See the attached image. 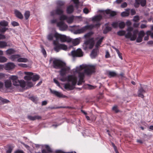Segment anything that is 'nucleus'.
I'll return each instance as SVG.
<instances>
[{
    "label": "nucleus",
    "instance_id": "nucleus-1",
    "mask_svg": "<svg viewBox=\"0 0 153 153\" xmlns=\"http://www.w3.org/2000/svg\"><path fill=\"white\" fill-rule=\"evenodd\" d=\"M80 69L82 70L85 68L84 73L79 72L78 73V77L79 80L77 83V85H81L82 83L85 82L84 79L85 78V74L88 75H91L92 74L95 72L96 67L94 65H88L83 67L82 65L80 66Z\"/></svg>",
    "mask_w": 153,
    "mask_h": 153
},
{
    "label": "nucleus",
    "instance_id": "nucleus-2",
    "mask_svg": "<svg viewBox=\"0 0 153 153\" xmlns=\"http://www.w3.org/2000/svg\"><path fill=\"white\" fill-rule=\"evenodd\" d=\"M133 27H128L126 30L127 33L125 35V37L126 39H130L131 41H134L137 38V34L138 32L137 30H135L133 32L132 34L131 32L133 30Z\"/></svg>",
    "mask_w": 153,
    "mask_h": 153
},
{
    "label": "nucleus",
    "instance_id": "nucleus-3",
    "mask_svg": "<svg viewBox=\"0 0 153 153\" xmlns=\"http://www.w3.org/2000/svg\"><path fill=\"white\" fill-rule=\"evenodd\" d=\"M67 80L69 82H72V85H71L69 83L65 84L64 86L65 88L66 89L72 90L73 89V86H74L76 84L77 82V77L73 75H70L68 76Z\"/></svg>",
    "mask_w": 153,
    "mask_h": 153
},
{
    "label": "nucleus",
    "instance_id": "nucleus-4",
    "mask_svg": "<svg viewBox=\"0 0 153 153\" xmlns=\"http://www.w3.org/2000/svg\"><path fill=\"white\" fill-rule=\"evenodd\" d=\"M100 25V24L99 23H97L94 25L91 24L87 25L83 27L80 29L75 30L74 32V33L75 34H77L83 33L86 31L87 30H91L94 27H99Z\"/></svg>",
    "mask_w": 153,
    "mask_h": 153
},
{
    "label": "nucleus",
    "instance_id": "nucleus-5",
    "mask_svg": "<svg viewBox=\"0 0 153 153\" xmlns=\"http://www.w3.org/2000/svg\"><path fill=\"white\" fill-rule=\"evenodd\" d=\"M55 37L57 42L60 41L61 42H70L71 41V39L67 37L66 35L59 34L57 32L55 33Z\"/></svg>",
    "mask_w": 153,
    "mask_h": 153
},
{
    "label": "nucleus",
    "instance_id": "nucleus-6",
    "mask_svg": "<svg viewBox=\"0 0 153 153\" xmlns=\"http://www.w3.org/2000/svg\"><path fill=\"white\" fill-rule=\"evenodd\" d=\"M53 44L54 46V49L57 52L62 49L66 50L67 49V46L65 44H60L56 40L53 41Z\"/></svg>",
    "mask_w": 153,
    "mask_h": 153
},
{
    "label": "nucleus",
    "instance_id": "nucleus-7",
    "mask_svg": "<svg viewBox=\"0 0 153 153\" xmlns=\"http://www.w3.org/2000/svg\"><path fill=\"white\" fill-rule=\"evenodd\" d=\"M66 64L59 59H55L53 62V66L54 68L58 69L64 67Z\"/></svg>",
    "mask_w": 153,
    "mask_h": 153
},
{
    "label": "nucleus",
    "instance_id": "nucleus-8",
    "mask_svg": "<svg viewBox=\"0 0 153 153\" xmlns=\"http://www.w3.org/2000/svg\"><path fill=\"white\" fill-rule=\"evenodd\" d=\"M57 26L59 27L60 30L62 31L66 30L68 28V25L63 21H60L57 22Z\"/></svg>",
    "mask_w": 153,
    "mask_h": 153
},
{
    "label": "nucleus",
    "instance_id": "nucleus-9",
    "mask_svg": "<svg viewBox=\"0 0 153 153\" xmlns=\"http://www.w3.org/2000/svg\"><path fill=\"white\" fill-rule=\"evenodd\" d=\"M62 8H60L57 7L56 10H53L51 13V16H53L55 15H61L63 14L64 11Z\"/></svg>",
    "mask_w": 153,
    "mask_h": 153
},
{
    "label": "nucleus",
    "instance_id": "nucleus-10",
    "mask_svg": "<svg viewBox=\"0 0 153 153\" xmlns=\"http://www.w3.org/2000/svg\"><path fill=\"white\" fill-rule=\"evenodd\" d=\"M94 44V39L93 38L89 39L85 42V44L87 47H88L90 49L93 48Z\"/></svg>",
    "mask_w": 153,
    "mask_h": 153
},
{
    "label": "nucleus",
    "instance_id": "nucleus-11",
    "mask_svg": "<svg viewBox=\"0 0 153 153\" xmlns=\"http://www.w3.org/2000/svg\"><path fill=\"white\" fill-rule=\"evenodd\" d=\"M71 53L73 57H81L83 55V52L80 49H78L76 51H72Z\"/></svg>",
    "mask_w": 153,
    "mask_h": 153
},
{
    "label": "nucleus",
    "instance_id": "nucleus-12",
    "mask_svg": "<svg viewBox=\"0 0 153 153\" xmlns=\"http://www.w3.org/2000/svg\"><path fill=\"white\" fill-rule=\"evenodd\" d=\"M146 0H135L134 6L136 8H138L140 4L142 7H144L146 5Z\"/></svg>",
    "mask_w": 153,
    "mask_h": 153
},
{
    "label": "nucleus",
    "instance_id": "nucleus-13",
    "mask_svg": "<svg viewBox=\"0 0 153 153\" xmlns=\"http://www.w3.org/2000/svg\"><path fill=\"white\" fill-rule=\"evenodd\" d=\"M59 73L60 75L62 76H65L67 73V72H68L70 70V68L66 65L62 67Z\"/></svg>",
    "mask_w": 153,
    "mask_h": 153
},
{
    "label": "nucleus",
    "instance_id": "nucleus-14",
    "mask_svg": "<svg viewBox=\"0 0 153 153\" xmlns=\"http://www.w3.org/2000/svg\"><path fill=\"white\" fill-rule=\"evenodd\" d=\"M10 79L13 80V84L15 86H19L20 84V81L17 79V77L16 76H10Z\"/></svg>",
    "mask_w": 153,
    "mask_h": 153
},
{
    "label": "nucleus",
    "instance_id": "nucleus-15",
    "mask_svg": "<svg viewBox=\"0 0 153 153\" xmlns=\"http://www.w3.org/2000/svg\"><path fill=\"white\" fill-rule=\"evenodd\" d=\"M50 92L52 94L59 98H66L67 97L66 96L63 95L60 92L55 90H52L50 89Z\"/></svg>",
    "mask_w": 153,
    "mask_h": 153
},
{
    "label": "nucleus",
    "instance_id": "nucleus-16",
    "mask_svg": "<svg viewBox=\"0 0 153 153\" xmlns=\"http://www.w3.org/2000/svg\"><path fill=\"white\" fill-rule=\"evenodd\" d=\"M145 34V33L143 30L140 31L138 34V37L137 39L136 42L138 43L141 42L142 41L143 37Z\"/></svg>",
    "mask_w": 153,
    "mask_h": 153
},
{
    "label": "nucleus",
    "instance_id": "nucleus-17",
    "mask_svg": "<svg viewBox=\"0 0 153 153\" xmlns=\"http://www.w3.org/2000/svg\"><path fill=\"white\" fill-rule=\"evenodd\" d=\"M45 147L47 151L44 149H42V153H52L53 152L52 150L48 145H45Z\"/></svg>",
    "mask_w": 153,
    "mask_h": 153
},
{
    "label": "nucleus",
    "instance_id": "nucleus-18",
    "mask_svg": "<svg viewBox=\"0 0 153 153\" xmlns=\"http://www.w3.org/2000/svg\"><path fill=\"white\" fill-rule=\"evenodd\" d=\"M106 74L109 78L116 77L117 74L116 72L114 71H106Z\"/></svg>",
    "mask_w": 153,
    "mask_h": 153
},
{
    "label": "nucleus",
    "instance_id": "nucleus-19",
    "mask_svg": "<svg viewBox=\"0 0 153 153\" xmlns=\"http://www.w3.org/2000/svg\"><path fill=\"white\" fill-rule=\"evenodd\" d=\"M25 74L27 75L24 77L25 79L27 81H29L31 79H32L31 76L33 75V73L31 72H25Z\"/></svg>",
    "mask_w": 153,
    "mask_h": 153
},
{
    "label": "nucleus",
    "instance_id": "nucleus-20",
    "mask_svg": "<svg viewBox=\"0 0 153 153\" xmlns=\"http://www.w3.org/2000/svg\"><path fill=\"white\" fill-rule=\"evenodd\" d=\"M146 93L145 91L141 87L138 89L137 93L138 96L143 98L144 97V96L143 95V94Z\"/></svg>",
    "mask_w": 153,
    "mask_h": 153
},
{
    "label": "nucleus",
    "instance_id": "nucleus-21",
    "mask_svg": "<svg viewBox=\"0 0 153 153\" xmlns=\"http://www.w3.org/2000/svg\"><path fill=\"white\" fill-rule=\"evenodd\" d=\"M14 13L16 16L17 18L21 19H22L23 18V15L19 10H15L14 11Z\"/></svg>",
    "mask_w": 153,
    "mask_h": 153
},
{
    "label": "nucleus",
    "instance_id": "nucleus-22",
    "mask_svg": "<svg viewBox=\"0 0 153 153\" xmlns=\"http://www.w3.org/2000/svg\"><path fill=\"white\" fill-rule=\"evenodd\" d=\"M98 51V49L95 48L92 51L91 54V58L94 59L97 55V52Z\"/></svg>",
    "mask_w": 153,
    "mask_h": 153
},
{
    "label": "nucleus",
    "instance_id": "nucleus-23",
    "mask_svg": "<svg viewBox=\"0 0 153 153\" xmlns=\"http://www.w3.org/2000/svg\"><path fill=\"white\" fill-rule=\"evenodd\" d=\"M65 4V2L64 1L60 0H58L56 2L57 7L64 9Z\"/></svg>",
    "mask_w": 153,
    "mask_h": 153
},
{
    "label": "nucleus",
    "instance_id": "nucleus-24",
    "mask_svg": "<svg viewBox=\"0 0 153 153\" xmlns=\"http://www.w3.org/2000/svg\"><path fill=\"white\" fill-rule=\"evenodd\" d=\"M108 23H107L105 24V25L106 26L103 30V33L105 34H106L109 31H111L112 30V28L111 27L108 26Z\"/></svg>",
    "mask_w": 153,
    "mask_h": 153
},
{
    "label": "nucleus",
    "instance_id": "nucleus-25",
    "mask_svg": "<svg viewBox=\"0 0 153 153\" xmlns=\"http://www.w3.org/2000/svg\"><path fill=\"white\" fill-rule=\"evenodd\" d=\"M102 18V16L100 15L94 16L92 18V21L93 22H98L100 21Z\"/></svg>",
    "mask_w": 153,
    "mask_h": 153
},
{
    "label": "nucleus",
    "instance_id": "nucleus-26",
    "mask_svg": "<svg viewBox=\"0 0 153 153\" xmlns=\"http://www.w3.org/2000/svg\"><path fill=\"white\" fill-rule=\"evenodd\" d=\"M27 118L30 120L33 121L36 119H40L41 118V117L38 115H36L34 116H32L30 115H28L27 116Z\"/></svg>",
    "mask_w": 153,
    "mask_h": 153
},
{
    "label": "nucleus",
    "instance_id": "nucleus-27",
    "mask_svg": "<svg viewBox=\"0 0 153 153\" xmlns=\"http://www.w3.org/2000/svg\"><path fill=\"white\" fill-rule=\"evenodd\" d=\"M105 13L107 14H110V16L113 17L117 15L116 12L111 11L110 9L106 10L105 11Z\"/></svg>",
    "mask_w": 153,
    "mask_h": 153
},
{
    "label": "nucleus",
    "instance_id": "nucleus-28",
    "mask_svg": "<svg viewBox=\"0 0 153 153\" xmlns=\"http://www.w3.org/2000/svg\"><path fill=\"white\" fill-rule=\"evenodd\" d=\"M74 10V9L72 5H70L67 8V13L68 14H71L72 13Z\"/></svg>",
    "mask_w": 153,
    "mask_h": 153
},
{
    "label": "nucleus",
    "instance_id": "nucleus-29",
    "mask_svg": "<svg viewBox=\"0 0 153 153\" xmlns=\"http://www.w3.org/2000/svg\"><path fill=\"white\" fill-rule=\"evenodd\" d=\"M129 9H127L126 10V12H122L121 13V16L122 17L128 16L129 14Z\"/></svg>",
    "mask_w": 153,
    "mask_h": 153
},
{
    "label": "nucleus",
    "instance_id": "nucleus-30",
    "mask_svg": "<svg viewBox=\"0 0 153 153\" xmlns=\"http://www.w3.org/2000/svg\"><path fill=\"white\" fill-rule=\"evenodd\" d=\"M29 99L35 103H38L39 99L36 96H32L29 97Z\"/></svg>",
    "mask_w": 153,
    "mask_h": 153
},
{
    "label": "nucleus",
    "instance_id": "nucleus-31",
    "mask_svg": "<svg viewBox=\"0 0 153 153\" xmlns=\"http://www.w3.org/2000/svg\"><path fill=\"white\" fill-rule=\"evenodd\" d=\"M104 39V37H102L97 42L95 45L96 48L98 49L100 45L101 44L102 40Z\"/></svg>",
    "mask_w": 153,
    "mask_h": 153
},
{
    "label": "nucleus",
    "instance_id": "nucleus-32",
    "mask_svg": "<svg viewBox=\"0 0 153 153\" xmlns=\"http://www.w3.org/2000/svg\"><path fill=\"white\" fill-rule=\"evenodd\" d=\"M17 60L19 62H26L28 61V60L27 59L20 57H19Z\"/></svg>",
    "mask_w": 153,
    "mask_h": 153
},
{
    "label": "nucleus",
    "instance_id": "nucleus-33",
    "mask_svg": "<svg viewBox=\"0 0 153 153\" xmlns=\"http://www.w3.org/2000/svg\"><path fill=\"white\" fill-rule=\"evenodd\" d=\"M21 57V56L19 54L13 55L11 56H10V59L13 61L15 60L16 59H18Z\"/></svg>",
    "mask_w": 153,
    "mask_h": 153
},
{
    "label": "nucleus",
    "instance_id": "nucleus-34",
    "mask_svg": "<svg viewBox=\"0 0 153 153\" xmlns=\"http://www.w3.org/2000/svg\"><path fill=\"white\" fill-rule=\"evenodd\" d=\"M74 16H72L69 17H68L67 19L66 20L67 22L68 23H72L74 20Z\"/></svg>",
    "mask_w": 153,
    "mask_h": 153
},
{
    "label": "nucleus",
    "instance_id": "nucleus-35",
    "mask_svg": "<svg viewBox=\"0 0 153 153\" xmlns=\"http://www.w3.org/2000/svg\"><path fill=\"white\" fill-rule=\"evenodd\" d=\"M55 33L54 34L53 33H50L48 34L47 36L48 40L49 41H52L53 40V37H55Z\"/></svg>",
    "mask_w": 153,
    "mask_h": 153
},
{
    "label": "nucleus",
    "instance_id": "nucleus-36",
    "mask_svg": "<svg viewBox=\"0 0 153 153\" xmlns=\"http://www.w3.org/2000/svg\"><path fill=\"white\" fill-rule=\"evenodd\" d=\"M39 75L36 74L33 75L32 76V80L33 81H36L38 80L39 78Z\"/></svg>",
    "mask_w": 153,
    "mask_h": 153
},
{
    "label": "nucleus",
    "instance_id": "nucleus-37",
    "mask_svg": "<svg viewBox=\"0 0 153 153\" xmlns=\"http://www.w3.org/2000/svg\"><path fill=\"white\" fill-rule=\"evenodd\" d=\"M20 84L19 85L22 88H25L26 86V82L24 80H21L20 81Z\"/></svg>",
    "mask_w": 153,
    "mask_h": 153
},
{
    "label": "nucleus",
    "instance_id": "nucleus-38",
    "mask_svg": "<svg viewBox=\"0 0 153 153\" xmlns=\"http://www.w3.org/2000/svg\"><path fill=\"white\" fill-rule=\"evenodd\" d=\"M112 110L114 111L116 113H118L120 111V110L118 109V107L117 105H115L113 106L112 108Z\"/></svg>",
    "mask_w": 153,
    "mask_h": 153
},
{
    "label": "nucleus",
    "instance_id": "nucleus-39",
    "mask_svg": "<svg viewBox=\"0 0 153 153\" xmlns=\"http://www.w3.org/2000/svg\"><path fill=\"white\" fill-rule=\"evenodd\" d=\"M117 34L118 35L122 36H124L126 34V31L125 30H120L118 31L117 33Z\"/></svg>",
    "mask_w": 153,
    "mask_h": 153
},
{
    "label": "nucleus",
    "instance_id": "nucleus-40",
    "mask_svg": "<svg viewBox=\"0 0 153 153\" xmlns=\"http://www.w3.org/2000/svg\"><path fill=\"white\" fill-rule=\"evenodd\" d=\"M30 12L29 11H25L24 14V16L26 20H27L30 17Z\"/></svg>",
    "mask_w": 153,
    "mask_h": 153
},
{
    "label": "nucleus",
    "instance_id": "nucleus-41",
    "mask_svg": "<svg viewBox=\"0 0 153 153\" xmlns=\"http://www.w3.org/2000/svg\"><path fill=\"white\" fill-rule=\"evenodd\" d=\"M26 85L27 87H26L27 88H31L33 86V83L31 82H29V81L26 82Z\"/></svg>",
    "mask_w": 153,
    "mask_h": 153
},
{
    "label": "nucleus",
    "instance_id": "nucleus-42",
    "mask_svg": "<svg viewBox=\"0 0 153 153\" xmlns=\"http://www.w3.org/2000/svg\"><path fill=\"white\" fill-rule=\"evenodd\" d=\"M67 18L68 17L62 14L60 16L59 20L60 21H63V20H67Z\"/></svg>",
    "mask_w": 153,
    "mask_h": 153
},
{
    "label": "nucleus",
    "instance_id": "nucleus-43",
    "mask_svg": "<svg viewBox=\"0 0 153 153\" xmlns=\"http://www.w3.org/2000/svg\"><path fill=\"white\" fill-rule=\"evenodd\" d=\"M74 46H76L79 43V40L78 39H76L73 40L72 42Z\"/></svg>",
    "mask_w": 153,
    "mask_h": 153
},
{
    "label": "nucleus",
    "instance_id": "nucleus-44",
    "mask_svg": "<svg viewBox=\"0 0 153 153\" xmlns=\"http://www.w3.org/2000/svg\"><path fill=\"white\" fill-rule=\"evenodd\" d=\"M8 25V22L5 21H1L0 22V26H6Z\"/></svg>",
    "mask_w": 153,
    "mask_h": 153
},
{
    "label": "nucleus",
    "instance_id": "nucleus-45",
    "mask_svg": "<svg viewBox=\"0 0 153 153\" xmlns=\"http://www.w3.org/2000/svg\"><path fill=\"white\" fill-rule=\"evenodd\" d=\"M7 59L3 56H0V62H4L7 61Z\"/></svg>",
    "mask_w": 153,
    "mask_h": 153
},
{
    "label": "nucleus",
    "instance_id": "nucleus-46",
    "mask_svg": "<svg viewBox=\"0 0 153 153\" xmlns=\"http://www.w3.org/2000/svg\"><path fill=\"white\" fill-rule=\"evenodd\" d=\"M114 49L116 51L117 53L118 56H119V58H120L121 59H123L122 58V54L120 52L119 50L117 49V48H114Z\"/></svg>",
    "mask_w": 153,
    "mask_h": 153
},
{
    "label": "nucleus",
    "instance_id": "nucleus-47",
    "mask_svg": "<svg viewBox=\"0 0 153 153\" xmlns=\"http://www.w3.org/2000/svg\"><path fill=\"white\" fill-rule=\"evenodd\" d=\"M118 25L119 28L120 29L123 28L125 26V24L123 22H122L120 23Z\"/></svg>",
    "mask_w": 153,
    "mask_h": 153
},
{
    "label": "nucleus",
    "instance_id": "nucleus-48",
    "mask_svg": "<svg viewBox=\"0 0 153 153\" xmlns=\"http://www.w3.org/2000/svg\"><path fill=\"white\" fill-rule=\"evenodd\" d=\"M93 34V32H90L85 34L84 36V37L85 38L90 37Z\"/></svg>",
    "mask_w": 153,
    "mask_h": 153
},
{
    "label": "nucleus",
    "instance_id": "nucleus-49",
    "mask_svg": "<svg viewBox=\"0 0 153 153\" xmlns=\"http://www.w3.org/2000/svg\"><path fill=\"white\" fill-rule=\"evenodd\" d=\"M41 48L42 50H41V52L43 53V54L45 56H46L47 55L46 52V51L45 49L43 47L42 45L41 46Z\"/></svg>",
    "mask_w": 153,
    "mask_h": 153
},
{
    "label": "nucleus",
    "instance_id": "nucleus-50",
    "mask_svg": "<svg viewBox=\"0 0 153 153\" xmlns=\"http://www.w3.org/2000/svg\"><path fill=\"white\" fill-rule=\"evenodd\" d=\"M5 86L7 88H10V80H6L4 82Z\"/></svg>",
    "mask_w": 153,
    "mask_h": 153
},
{
    "label": "nucleus",
    "instance_id": "nucleus-51",
    "mask_svg": "<svg viewBox=\"0 0 153 153\" xmlns=\"http://www.w3.org/2000/svg\"><path fill=\"white\" fill-rule=\"evenodd\" d=\"M7 45V43L4 42H0V48H3Z\"/></svg>",
    "mask_w": 153,
    "mask_h": 153
},
{
    "label": "nucleus",
    "instance_id": "nucleus-52",
    "mask_svg": "<svg viewBox=\"0 0 153 153\" xmlns=\"http://www.w3.org/2000/svg\"><path fill=\"white\" fill-rule=\"evenodd\" d=\"M18 65L24 68H27L28 67V66L26 64L23 63L19 64Z\"/></svg>",
    "mask_w": 153,
    "mask_h": 153
},
{
    "label": "nucleus",
    "instance_id": "nucleus-53",
    "mask_svg": "<svg viewBox=\"0 0 153 153\" xmlns=\"http://www.w3.org/2000/svg\"><path fill=\"white\" fill-rule=\"evenodd\" d=\"M118 22H113L111 24V25L114 28H117L118 26Z\"/></svg>",
    "mask_w": 153,
    "mask_h": 153
},
{
    "label": "nucleus",
    "instance_id": "nucleus-54",
    "mask_svg": "<svg viewBox=\"0 0 153 153\" xmlns=\"http://www.w3.org/2000/svg\"><path fill=\"white\" fill-rule=\"evenodd\" d=\"M5 70H10V62H8L5 66H4V68Z\"/></svg>",
    "mask_w": 153,
    "mask_h": 153
},
{
    "label": "nucleus",
    "instance_id": "nucleus-55",
    "mask_svg": "<svg viewBox=\"0 0 153 153\" xmlns=\"http://www.w3.org/2000/svg\"><path fill=\"white\" fill-rule=\"evenodd\" d=\"M11 24L14 27L19 26V24L18 22L15 21L12 22Z\"/></svg>",
    "mask_w": 153,
    "mask_h": 153
},
{
    "label": "nucleus",
    "instance_id": "nucleus-56",
    "mask_svg": "<svg viewBox=\"0 0 153 153\" xmlns=\"http://www.w3.org/2000/svg\"><path fill=\"white\" fill-rule=\"evenodd\" d=\"M133 21L136 22H138L139 20V16H134V19H133Z\"/></svg>",
    "mask_w": 153,
    "mask_h": 153
},
{
    "label": "nucleus",
    "instance_id": "nucleus-57",
    "mask_svg": "<svg viewBox=\"0 0 153 153\" xmlns=\"http://www.w3.org/2000/svg\"><path fill=\"white\" fill-rule=\"evenodd\" d=\"M7 29L6 27H2L0 26V32H4Z\"/></svg>",
    "mask_w": 153,
    "mask_h": 153
},
{
    "label": "nucleus",
    "instance_id": "nucleus-58",
    "mask_svg": "<svg viewBox=\"0 0 153 153\" xmlns=\"http://www.w3.org/2000/svg\"><path fill=\"white\" fill-rule=\"evenodd\" d=\"M0 100L1 101L3 102L4 103H8L9 102V101L6 99H4L3 98L0 97Z\"/></svg>",
    "mask_w": 153,
    "mask_h": 153
},
{
    "label": "nucleus",
    "instance_id": "nucleus-59",
    "mask_svg": "<svg viewBox=\"0 0 153 153\" xmlns=\"http://www.w3.org/2000/svg\"><path fill=\"white\" fill-rule=\"evenodd\" d=\"M6 75L2 73H0V79H4L6 76Z\"/></svg>",
    "mask_w": 153,
    "mask_h": 153
},
{
    "label": "nucleus",
    "instance_id": "nucleus-60",
    "mask_svg": "<svg viewBox=\"0 0 153 153\" xmlns=\"http://www.w3.org/2000/svg\"><path fill=\"white\" fill-rule=\"evenodd\" d=\"M127 4L126 2H124L122 3L121 5V7L122 8H124L126 7L127 6Z\"/></svg>",
    "mask_w": 153,
    "mask_h": 153
},
{
    "label": "nucleus",
    "instance_id": "nucleus-61",
    "mask_svg": "<svg viewBox=\"0 0 153 153\" xmlns=\"http://www.w3.org/2000/svg\"><path fill=\"white\" fill-rule=\"evenodd\" d=\"M15 64L12 62H10V71L15 68Z\"/></svg>",
    "mask_w": 153,
    "mask_h": 153
},
{
    "label": "nucleus",
    "instance_id": "nucleus-62",
    "mask_svg": "<svg viewBox=\"0 0 153 153\" xmlns=\"http://www.w3.org/2000/svg\"><path fill=\"white\" fill-rule=\"evenodd\" d=\"M136 11L135 10L132 9L131 10V15L133 16L134 15L136 14Z\"/></svg>",
    "mask_w": 153,
    "mask_h": 153
},
{
    "label": "nucleus",
    "instance_id": "nucleus-63",
    "mask_svg": "<svg viewBox=\"0 0 153 153\" xmlns=\"http://www.w3.org/2000/svg\"><path fill=\"white\" fill-rule=\"evenodd\" d=\"M83 12L85 14H87L89 13L88 10L86 8L83 9Z\"/></svg>",
    "mask_w": 153,
    "mask_h": 153
},
{
    "label": "nucleus",
    "instance_id": "nucleus-64",
    "mask_svg": "<svg viewBox=\"0 0 153 153\" xmlns=\"http://www.w3.org/2000/svg\"><path fill=\"white\" fill-rule=\"evenodd\" d=\"M110 54L108 52V51H107L106 53V54H105V57L106 58H109L110 57Z\"/></svg>",
    "mask_w": 153,
    "mask_h": 153
}]
</instances>
